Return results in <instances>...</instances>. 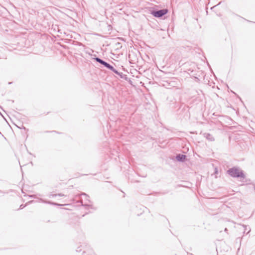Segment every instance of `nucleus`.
<instances>
[{"label":"nucleus","mask_w":255,"mask_h":255,"mask_svg":"<svg viewBox=\"0 0 255 255\" xmlns=\"http://www.w3.org/2000/svg\"><path fill=\"white\" fill-rule=\"evenodd\" d=\"M227 173L228 175L233 178L244 179L246 177L244 171L238 166H234L229 168L227 171Z\"/></svg>","instance_id":"1"},{"label":"nucleus","mask_w":255,"mask_h":255,"mask_svg":"<svg viewBox=\"0 0 255 255\" xmlns=\"http://www.w3.org/2000/svg\"><path fill=\"white\" fill-rule=\"evenodd\" d=\"M168 12L167 9H162L157 10H152L150 13L155 17H161Z\"/></svg>","instance_id":"2"},{"label":"nucleus","mask_w":255,"mask_h":255,"mask_svg":"<svg viewBox=\"0 0 255 255\" xmlns=\"http://www.w3.org/2000/svg\"><path fill=\"white\" fill-rule=\"evenodd\" d=\"M203 136L210 141H213L215 140L214 136L209 133L204 132L203 133Z\"/></svg>","instance_id":"3"},{"label":"nucleus","mask_w":255,"mask_h":255,"mask_svg":"<svg viewBox=\"0 0 255 255\" xmlns=\"http://www.w3.org/2000/svg\"><path fill=\"white\" fill-rule=\"evenodd\" d=\"M94 59L96 60V62L100 63L101 64L103 65L104 67H106L109 64L107 62L104 61L103 60L100 59L99 57H96L94 58Z\"/></svg>","instance_id":"4"},{"label":"nucleus","mask_w":255,"mask_h":255,"mask_svg":"<svg viewBox=\"0 0 255 255\" xmlns=\"http://www.w3.org/2000/svg\"><path fill=\"white\" fill-rule=\"evenodd\" d=\"M186 157V155H185L184 154H179L176 155V159L177 160V161L182 162V161H184Z\"/></svg>","instance_id":"5"},{"label":"nucleus","mask_w":255,"mask_h":255,"mask_svg":"<svg viewBox=\"0 0 255 255\" xmlns=\"http://www.w3.org/2000/svg\"><path fill=\"white\" fill-rule=\"evenodd\" d=\"M116 74L118 75L122 79H123L125 80H128V76L126 74H124L123 73H120V72H119L118 71H117V73H116Z\"/></svg>","instance_id":"6"},{"label":"nucleus","mask_w":255,"mask_h":255,"mask_svg":"<svg viewBox=\"0 0 255 255\" xmlns=\"http://www.w3.org/2000/svg\"><path fill=\"white\" fill-rule=\"evenodd\" d=\"M106 68H108V69L111 70V71H112L115 73H117V70L116 69H115L114 68V67L113 66L111 65L110 64H109L108 65V66L106 67Z\"/></svg>","instance_id":"7"},{"label":"nucleus","mask_w":255,"mask_h":255,"mask_svg":"<svg viewBox=\"0 0 255 255\" xmlns=\"http://www.w3.org/2000/svg\"><path fill=\"white\" fill-rule=\"evenodd\" d=\"M57 196H59L62 197V196H64V195L63 194H61V193H60V194H51V195H50L49 197H56Z\"/></svg>","instance_id":"8"},{"label":"nucleus","mask_w":255,"mask_h":255,"mask_svg":"<svg viewBox=\"0 0 255 255\" xmlns=\"http://www.w3.org/2000/svg\"><path fill=\"white\" fill-rule=\"evenodd\" d=\"M82 202H82V200H80V201H79L78 202V203H81L82 206H89L87 203H86V204H82Z\"/></svg>","instance_id":"9"},{"label":"nucleus","mask_w":255,"mask_h":255,"mask_svg":"<svg viewBox=\"0 0 255 255\" xmlns=\"http://www.w3.org/2000/svg\"><path fill=\"white\" fill-rule=\"evenodd\" d=\"M44 203H48V204H53V205H58V204H56V203H51V202L50 201H44Z\"/></svg>","instance_id":"10"},{"label":"nucleus","mask_w":255,"mask_h":255,"mask_svg":"<svg viewBox=\"0 0 255 255\" xmlns=\"http://www.w3.org/2000/svg\"><path fill=\"white\" fill-rule=\"evenodd\" d=\"M24 207V206H23V205H21L20 206L19 209H23Z\"/></svg>","instance_id":"11"},{"label":"nucleus","mask_w":255,"mask_h":255,"mask_svg":"<svg viewBox=\"0 0 255 255\" xmlns=\"http://www.w3.org/2000/svg\"><path fill=\"white\" fill-rule=\"evenodd\" d=\"M81 195L85 196H86V197H88L87 196V194H85V193H82V194H81Z\"/></svg>","instance_id":"12"},{"label":"nucleus","mask_w":255,"mask_h":255,"mask_svg":"<svg viewBox=\"0 0 255 255\" xmlns=\"http://www.w3.org/2000/svg\"><path fill=\"white\" fill-rule=\"evenodd\" d=\"M215 173H217V168H216Z\"/></svg>","instance_id":"13"},{"label":"nucleus","mask_w":255,"mask_h":255,"mask_svg":"<svg viewBox=\"0 0 255 255\" xmlns=\"http://www.w3.org/2000/svg\"><path fill=\"white\" fill-rule=\"evenodd\" d=\"M254 189L255 190V184L254 185Z\"/></svg>","instance_id":"14"},{"label":"nucleus","mask_w":255,"mask_h":255,"mask_svg":"<svg viewBox=\"0 0 255 255\" xmlns=\"http://www.w3.org/2000/svg\"><path fill=\"white\" fill-rule=\"evenodd\" d=\"M80 251H81V250H77V252H80Z\"/></svg>","instance_id":"15"},{"label":"nucleus","mask_w":255,"mask_h":255,"mask_svg":"<svg viewBox=\"0 0 255 255\" xmlns=\"http://www.w3.org/2000/svg\"><path fill=\"white\" fill-rule=\"evenodd\" d=\"M221 3V2H220L217 5L220 4Z\"/></svg>","instance_id":"16"},{"label":"nucleus","mask_w":255,"mask_h":255,"mask_svg":"<svg viewBox=\"0 0 255 255\" xmlns=\"http://www.w3.org/2000/svg\"><path fill=\"white\" fill-rule=\"evenodd\" d=\"M89 202H90V200L89 199H87Z\"/></svg>","instance_id":"17"},{"label":"nucleus","mask_w":255,"mask_h":255,"mask_svg":"<svg viewBox=\"0 0 255 255\" xmlns=\"http://www.w3.org/2000/svg\"><path fill=\"white\" fill-rule=\"evenodd\" d=\"M86 253V251H83V253Z\"/></svg>","instance_id":"18"},{"label":"nucleus","mask_w":255,"mask_h":255,"mask_svg":"<svg viewBox=\"0 0 255 255\" xmlns=\"http://www.w3.org/2000/svg\"><path fill=\"white\" fill-rule=\"evenodd\" d=\"M227 228H226V229H225V231H227Z\"/></svg>","instance_id":"19"}]
</instances>
